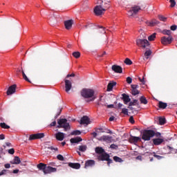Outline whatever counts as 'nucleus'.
<instances>
[{"mask_svg":"<svg viewBox=\"0 0 177 177\" xmlns=\"http://www.w3.org/2000/svg\"><path fill=\"white\" fill-rule=\"evenodd\" d=\"M53 167H56V163L54 162H49L48 165L43 162L39 163L37 165V168H38L39 171H42L44 175H48V174H53V172H57V169Z\"/></svg>","mask_w":177,"mask_h":177,"instance_id":"obj_1","label":"nucleus"},{"mask_svg":"<svg viewBox=\"0 0 177 177\" xmlns=\"http://www.w3.org/2000/svg\"><path fill=\"white\" fill-rule=\"evenodd\" d=\"M81 96L86 99V102L89 103V102H93L96 99V95H95V90L92 88H83L80 92Z\"/></svg>","mask_w":177,"mask_h":177,"instance_id":"obj_2","label":"nucleus"},{"mask_svg":"<svg viewBox=\"0 0 177 177\" xmlns=\"http://www.w3.org/2000/svg\"><path fill=\"white\" fill-rule=\"evenodd\" d=\"M58 125L57 128H64V131L67 132V131H70L71 127H70V123L67 122V119H59L57 120Z\"/></svg>","mask_w":177,"mask_h":177,"instance_id":"obj_3","label":"nucleus"},{"mask_svg":"<svg viewBox=\"0 0 177 177\" xmlns=\"http://www.w3.org/2000/svg\"><path fill=\"white\" fill-rule=\"evenodd\" d=\"M156 135L153 130H145L142 133V139L145 141H149Z\"/></svg>","mask_w":177,"mask_h":177,"instance_id":"obj_4","label":"nucleus"},{"mask_svg":"<svg viewBox=\"0 0 177 177\" xmlns=\"http://www.w3.org/2000/svg\"><path fill=\"white\" fill-rule=\"evenodd\" d=\"M99 161H107L109 167L111 164H113V160L110 159V155L109 153H101V155L97 156Z\"/></svg>","mask_w":177,"mask_h":177,"instance_id":"obj_5","label":"nucleus"},{"mask_svg":"<svg viewBox=\"0 0 177 177\" xmlns=\"http://www.w3.org/2000/svg\"><path fill=\"white\" fill-rule=\"evenodd\" d=\"M136 45H138V46H140L142 49H146V48H149V46H150L149 41L146 39H138L136 40Z\"/></svg>","mask_w":177,"mask_h":177,"instance_id":"obj_6","label":"nucleus"},{"mask_svg":"<svg viewBox=\"0 0 177 177\" xmlns=\"http://www.w3.org/2000/svg\"><path fill=\"white\" fill-rule=\"evenodd\" d=\"M106 12V9L102 8V6H97L94 8V13L96 16H102Z\"/></svg>","mask_w":177,"mask_h":177,"instance_id":"obj_7","label":"nucleus"},{"mask_svg":"<svg viewBox=\"0 0 177 177\" xmlns=\"http://www.w3.org/2000/svg\"><path fill=\"white\" fill-rule=\"evenodd\" d=\"M45 138V134L44 133H38L35 134H32L29 137V140H35L37 139H42Z\"/></svg>","mask_w":177,"mask_h":177,"instance_id":"obj_8","label":"nucleus"},{"mask_svg":"<svg viewBox=\"0 0 177 177\" xmlns=\"http://www.w3.org/2000/svg\"><path fill=\"white\" fill-rule=\"evenodd\" d=\"M80 125H89L91 124V120L86 115L83 116L80 121Z\"/></svg>","mask_w":177,"mask_h":177,"instance_id":"obj_9","label":"nucleus"},{"mask_svg":"<svg viewBox=\"0 0 177 177\" xmlns=\"http://www.w3.org/2000/svg\"><path fill=\"white\" fill-rule=\"evenodd\" d=\"M71 88H73V84L71 83V81L65 80V91L68 93V92H70L71 90Z\"/></svg>","mask_w":177,"mask_h":177,"instance_id":"obj_10","label":"nucleus"},{"mask_svg":"<svg viewBox=\"0 0 177 177\" xmlns=\"http://www.w3.org/2000/svg\"><path fill=\"white\" fill-rule=\"evenodd\" d=\"M21 73H22L24 80H25V81H27V82H30V80H28V77H27V75H26V73L30 74V69L28 68H26L25 69L22 68Z\"/></svg>","mask_w":177,"mask_h":177,"instance_id":"obj_11","label":"nucleus"},{"mask_svg":"<svg viewBox=\"0 0 177 177\" xmlns=\"http://www.w3.org/2000/svg\"><path fill=\"white\" fill-rule=\"evenodd\" d=\"M161 42L162 45H168V44H171L172 42V37L169 36L168 37H163L161 39Z\"/></svg>","mask_w":177,"mask_h":177,"instance_id":"obj_12","label":"nucleus"},{"mask_svg":"<svg viewBox=\"0 0 177 177\" xmlns=\"http://www.w3.org/2000/svg\"><path fill=\"white\" fill-rule=\"evenodd\" d=\"M140 7L134 6L128 12L129 16H133V15H136L138 12H139Z\"/></svg>","mask_w":177,"mask_h":177,"instance_id":"obj_13","label":"nucleus"},{"mask_svg":"<svg viewBox=\"0 0 177 177\" xmlns=\"http://www.w3.org/2000/svg\"><path fill=\"white\" fill-rule=\"evenodd\" d=\"M16 88H17V86L16 84H13L12 86H10L8 91H7V95L8 96L10 95H13V93H15L16 92Z\"/></svg>","mask_w":177,"mask_h":177,"instance_id":"obj_14","label":"nucleus"},{"mask_svg":"<svg viewBox=\"0 0 177 177\" xmlns=\"http://www.w3.org/2000/svg\"><path fill=\"white\" fill-rule=\"evenodd\" d=\"M129 142H130V143H138V142H140V138L131 136Z\"/></svg>","mask_w":177,"mask_h":177,"instance_id":"obj_15","label":"nucleus"},{"mask_svg":"<svg viewBox=\"0 0 177 177\" xmlns=\"http://www.w3.org/2000/svg\"><path fill=\"white\" fill-rule=\"evenodd\" d=\"M122 99L123 100L124 104H128V103L131 102V98L129 97V95H128L127 94L123 93L122 94Z\"/></svg>","mask_w":177,"mask_h":177,"instance_id":"obj_16","label":"nucleus"},{"mask_svg":"<svg viewBox=\"0 0 177 177\" xmlns=\"http://www.w3.org/2000/svg\"><path fill=\"white\" fill-rule=\"evenodd\" d=\"M164 142V139L162 138H154L153 139V143L155 146H160L161 143Z\"/></svg>","mask_w":177,"mask_h":177,"instance_id":"obj_17","label":"nucleus"},{"mask_svg":"<svg viewBox=\"0 0 177 177\" xmlns=\"http://www.w3.org/2000/svg\"><path fill=\"white\" fill-rule=\"evenodd\" d=\"M55 138L57 140L62 142L64 139V133L58 132L55 134Z\"/></svg>","mask_w":177,"mask_h":177,"instance_id":"obj_18","label":"nucleus"},{"mask_svg":"<svg viewBox=\"0 0 177 177\" xmlns=\"http://www.w3.org/2000/svg\"><path fill=\"white\" fill-rule=\"evenodd\" d=\"M68 167L73 168V169H80V168H81V165L80 163L69 162Z\"/></svg>","mask_w":177,"mask_h":177,"instance_id":"obj_19","label":"nucleus"},{"mask_svg":"<svg viewBox=\"0 0 177 177\" xmlns=\"http://www.w3.org/2000/svg\"><path fill=\"white\" fill-rule=\"evenodd\" d=\"M112 139H113V137L109 136H102L101 137V140H104V142H107V143H111Z\"/></svg>","mask_w":177,"mask_h":177,"instance_id":"obj_20","label":"nucleus"},{"mask_svg":"<svg viewBox=\"0 0 177 177\" xmlns=\"http://www.w3.org/2000/svg\"><path fill=\"white\" fill-rule=\"evenodd\" d=\"M65 28L66 30H70L73 27V20H68L64 22Z\"/></svg>","mask_w":177,"mask_h":177,"instance_id":"obj_21","label":"nucleus"},{"mask_svg":"<svg viewBox=\"0 0 177 177\" xmlns=\"http://www.w3.org/2000/svg\"><path fill=\"white\" fill-rule=\"evenodd\" d=\"M116 85L117 82H115L109 83L107 86V91L110 92L113 91V88H114V86H115Z\"/></svg>","mask_w":177,"mask_h":177,"instance_id":"obj_22","label":"nucleus"},{"mask_svg":"<svg viewBox=\"0 0 177 177\" xmlns=\"http://www.w3.org/2000/svg\"><path fill=\"white\" fill-rule=\"evenodd\" d=\"M95 165V160H88L86 162L84 168H87V167H93Z\"/></svg>","mask_w":177,"mask_h":177,"instance_id":"obj_23","label":"nucleus"},{"mask_svg":"<svg viewBox=\"0 0 177 177\" xmlns=\"http://www.w3.org/2000/svg\"><path fill=\"white\" fill-rule=\"evenodd\" d=\"M71 143H80V142H82V138L81 137H76L74 138H71L70 140Z\"/></svg>","mask_w":177,"mask_h":177,"instance_id":"obj_24","label":"nucleus"},{"mask_svg":"<svg viewBox=\"0 0 177 177\" xmlns=\"http://www.w3.org/2000/svg\"><path fill=\"white\" fill-rule=\"evenodd\" d=\"M111 69L113 71H114V73H117L118 74H122V67H112Z\"/></svg>","mask_w":177,"mask_h":177,"instance_id":"obj_25","label":"nucleus"},{"mask_svg":"<svg viewBox=\"0 0 177 177\" xmlns=\"http://www.w3.org/2000/svg\"><path fill=\"white\" fill-rule=\"evenodd\" d=\"M95 153H97V154H103L104 153V149L100 147H97L95 148Z\"/></svg>","mask_w":177,"mask_h":177,"instance_id":"obj_26","label":"nucleus"},{"mask_svg":"<svg viewBox=\"0 0 177 177\" xmlns=\"http://www.w3.org/2000/svg\"><path fill=\"white\" fill-rule=\"evenodd\" d=\"M10 162H11V164L17 165V164H20V162H21V160H20V158H19V156H15L14 158L13 161H11Z\"/></svg>","mask_w":177,"mask_h":177,"instance_id":"obj_27","label":"nucleus"},{"mask_svg":"<svg viewBox=\"0 0 177 177\" xmlns=\"http://www.w3.org/2000/svg\"><path fill=\"white\" fill-rule=\"evenodd\" d=\"M167 106H168V104H167L165 102L160 101L158 103L159 109H167Z\"/></svg>","mask_w":177,"mask_h":177,"instance_id":"obj_28","label":"nucleus"},{"mask_svg":"<svg viewBox=\"0 0 177 177\" xmlns=\"http://www.w3.org/2000/svg\"><path fill=\"white\" fill-rule=\"evenodd\" d=\"M88 147L86 145H80L78 148L79 151H82V153L86 151Z\"/></svg>","mask_w":177,"mask_h":177,"instance_id":"obj_29","label":"nucleus"},{"mask_svg":"<svg viewBox=\"0 0 177 177\" xmlns=\"http://www.w3.org/2000/svg\"><path fill=\"white\" fill-rule=\"evenodd\" d=\"M1 128H3V129H10V126L6 124L5 122L0 123Z\"/></svg>","mask_w":177,"mask_h":177,"instance_id":"obj_30","label":"nucleus"},{"mask_svg":"<svg viewBox=\"0 0 177 177\" xmlns=\"http://www.w3.org/2000/svg\"><path fill=\"white\" fill-rule=\"evenodd\" d=\"M136 105L139 106V102H138V100H134L133 102H130L129 104V107Z\"/></svg>","mask_w":177,"mask_h":177,"instance_id":"obj_31","label":"nucleus"},{"mask_svg":"<svg viewBox=\"0 0 177 177\" xmlns=\"http://www.w3.org/2000/svg\"><path fill=\"white\" fill-rule=\"evenodd\" d=\"M158 121H159L160 125H164L167 122V120H165V118H159Z\"/></svg>","mask_w":177,"mask_h":177,"instance_id":"obj_32","label":"nucleus"},{"mask_svg":"<svg viewBox=\"0 0 177 177\" xmlns=\"http://www.w3.org/2000/svg\"><path fill=\"white\" fill-rule=\"evenodd\" d=\"M147 24H148V26H153L155 24H158V21H157L156 19H153L151 21L147 22Z\"/></svg>","mask_w":177,"mask_h":177,"instance_id":"obj_33","label":"nucleus"},{"mask_svg":"<svg viewBox=\"0 0 177 177\" xmlns=\"http://www.w3.org/2000/svg\"><path fill=\"white\" fill-rule=\"evenodd\" d=\"M124 63L127 64V66H132V60L129 58H126Z\"/></svg>","mask_w":177,"mask_h":177,"instance_id":"obj_34","label":"nucleus"},{"mask_svg":"<svg viewBox=\"0 0 177 177\" xmlns=\"http://www.w3.org/2000/svg\"><path fill=\"white\" fill-rule=\"evenodd\" d=\"M97 106H99V107H104V106H106V102L100 99L97 103Z\"/></svg>","mask_w":177,"mask_h":177,"instance_id":"obj_35","label":"nucleus"},{"mask_svg":"<svg viewBox=\"0 0 177 177\" xmlns=\"http://www.w3.org/2000/svg\"><path fill=\"white\" fill-rule=\"evenodd\" d=\"M162 32L164 35H169V37H171V32L169 30L165 29Z\"/></svg>","mask_w":177,"mask_h":177,"instance_id":"obj_36","label":"nucleus"},{"mask_svg":"<svg viewBox=\"0 0 177 177\" xmlns=\"http://www.w3.org/2000/svg\"><path fill=\"white\" fill-rule=\"evenodd\" d=\"M140 101L142 104H147L148 103L147 100L144 96L140 98Z\"/></svg>","mask_w":177,"mask_h":177,"instance_id":"obj_37","label":"nucleus"},{"mask_svg":"<svg viewBox=\"0 0 177 177\" xmlns=\"http://www.w3.org/2000/svg\"><path fill=\"white\" fill-rule=\"evenodd\" d=\"M113 160L115 162H122L123 161L122 159L118 156H114Z\"/></svg>","mask_w":177,"mask_h":177,"instance_id":"obj_38","label":"nucleus"},{"mask_svg":"<svg viewBox=\"0 0 177 177\" xmlns=\"http://www.w3.org/2000/svg\"><path fill=\"white\" fill-rule=\"evenodd\" d=\"M151 55V50H148L145 53V57L146 59H149V56H150Z\"/></svg>","mask_w":177,"mask_h":177,"instance_id":"obj_39","label":"nucleus"},{"mask_svg":"<svg viewBox=\"0 0 177 177\" xmlns=\"http://www.w3.org/2000/svg\"><path fill=\"white\" fill-rule=\"evenodd\" d=\"M131 94L133 95V96H136V95H139V91L138 89L132 88Z\"/></svg>","mask_w":177,"mask_h":177,"instance_id":"obj_40","label":"nucleus"},{"mask_svg":"<svg viewBox=\"0 0 177 177\" xmlns=\"http://www.w3.org/2000/svg\"><path fill=\"white\" fill-rule=\"evenodd\" d=\"M71 135H81V131L80 130H75L71 133Z\"/></svg>","mask_w":177,"mask_h":177,"instance_id":"obj_41","label":"nucleus"},{"mask_svg":"<svg viewBox=\"0 0 177 177\" xmlns=\"http://www.w3.org/2000/svg\"><path fill=\"white\" fill-rule=\"evenodd\" d=\"M73 56L75 57V59H78V57H80V56H81V53H80V52L77 51V52H74L73 53Z\"/></svg>","mask_w":177,"mask_h":177,"instance_id":"obj_42","label":"nucleus"},{"mask_svg":"<svg viewBox=\"0 0 177 177\" xmlns=\"http://www.w3.org/2000/svg\"><path fill=\"white\" fill-rule=\"evenodd\" d=\"M155 39H156V33L152 34L148 37L149 41H154Z\"/></svg>","mask_w":177,"mask_h":177,"instance_id":"obj_43","label":"nucleus"},{"mask_svg":"<svg viewBox=\"0 0 177 177\" xmlns=\"http://www.w3.org/2000/svg\"><path fill=\"white\" fill-rule=\"evenodd\" d=\"M57 160H59V161H64V157L63 156V155L62 154H59L57 156Z\"/></svg>","mask_w":177,"mask_h":177,"instance_id":"obj_44","label":"nucleus"},{"mask_svg":"<svg viewBox=\"0 0 177 177\" xmlns=\"http://www.w3.org/2000/svg\"><path fill=\"white\" fill-rule=\"evenodd\" d=\"M159 20H160V21H167V17L160 15L159 16Z\"/></svg>","mask_w":177,"mask_h":177,"instance_id":"obj_45","label":"nucleus"},{"mask_svg":"<svg viewBox=\"0 0 177 177\" xmlns=\"http://www.w3.org/2000/svg\"><path fill=\"white\" fill-rule=\"evenodd\" d=\"M169 2L171 3V8H174L175 5H176V2H175V0H169Z\"/></svg>","mask_w":177,"mask_h":177,"instance_id":"obj_46","label":"nucleus"},{"mask_svg":"<svg viewBox=\"0 0 177 177\" xmlns=\"http://www.w3.org/2000/svg\"><path fill=\"white\" fill-rule=\"evenodd\" d=\"M111 149H113V150H117L118 149V145H115V144H112L110 146Z\"/></svg>","mask_w":177,"mask_h":177,"instance_id":"obj_47","label":"nucleus"},{"mask_svg":"<svg viewBox=\"0 0 177 177\" xmlns=\"http://www.w3.org/2000/svg\"><path fill=\"white\" fill-rule=\"evenodd\" d=\"M99 32H100L101 34H106V30H104V28L101 27L100 28V29L98 30Z\"/></svg>","mask_w":177,"mask_h":177,"instance_id":"obj_48","label":"nucleus"},{"mask_svg":"<svg viewBox=\"0 0 177 177\" xmlns=\"http://www.w3.org/2000/svg\"><path fill=\"white\" fill-rule=\"evenodd\" d=\"M153 157H155V158H157L158 160H161V158H162V156L156 154V152H153Z\"/></svg>","mask_w":177,"mask_h":177,"instance_id":"obj_49","label":"nucleus"},{"mask_svg":"<svg viewBox=\"0 0 177 177\" xmlns=\"http://www.w3.org/2000/svg\"><path fill=\"white\" fill-rule=\"evenodd\" d=\"M8 171H9V170L3 169V170L0 172V176H2V175H6V173H7Z\"/></svg>","mask_w":177,"mask_h":177,"instance_id":"obj_50","label":"nucleus"},{"mask_svg":"<svg viewBox=\"0 0 177 177\" xmlns=\"http://www.w3.org/2000/svg\"><path fill=\"white\" fill-rule=\"evenodd\" d=\"M122 113L123 114H125L126 115H128V109H125V108H123L122 109Z\"/></svg>","mask_w":177,"mask_h":177,"instance_id":"obj_51","label":"nucleus"},{"mask_svg":"<svg viewBox=\"0 0 177 177\" xmlns=\"http://www.w3.org/2000/svg\"><path fill=\"white\" fill-rule=\"evenodd\" d=\"M127 84H132V77H128L127 78Z\"/></svg>","mask_w":177,"mask_h":177,"instance_id":"obj_52","label":"nucleus"},{"mask_svg":"<svg viewBox=\"0 0 177 177\" xmlns=\"http://www.w3.org/2000/svg\"><path fill=\"white\" fill-rule=\"evenodd\" d=\"M139 88V85L138 84H132L131 85V89H138Z\"/></svg>","mask_w":177,"mask_h":177,"instance_id":"obj_53","label":"nucleus"},{"mask_svg":"<svg viewBox=\"0 0 177 177\" xmlns=\"http://www.w3.org/2000/svg\"><path fill=\"white\" fill-rule=\"evenodd\" d=\"M129 122H131V124H135V120H133V116L130 117Z\"/></svg>","mask_w":177,"mask_h":177,"instance_id":"obj_54","label":"nucleus"},{"mask_svg":"<svg viewBox=\"0 0 177 177\" xmlns=\"http://www.w3.org/2000/svg\"><path fill=\"white\" fill-rule=\"evenodd\" d=\"M48 149L50 150H54L55 151H57L59 150V149H57V147H49Z\"/></svg>","mask_w":177,"mask_h":177,"instance_id":"obj_55","label":"nucleus"},{"mask_svg":"<svg viewBox=\"0 0 177 177\" xmlns=\"http://www.w3.org/2000/svg\"><path fill=\"white\" fill-rule=\"evenodd\" d=\"M9 154H15V149L12 148L8 150Z\"/></svg>","mask_w":177,"mask_h":177,"instance_id":"obj_56","label":"nucleus"},{"mask_svg":"<svg viewBox=\"0 0 177 177\" xmlns=\"http://www.w3.org/2000/svg\"><path fill=\"white\" fill-rule=\"evenodd\" d=\"M170 28H171V31H175L177 28V26H176V25H173L171 26Z\"/></svg>","mask_w":177,"mask_h":177,"instance_id":"obj_57","label":"nucleus"},{"mask_svg":"<svg viewBox=\"0 0 177 177\" xmlns=\"http://www.w3.org/2000/svg\"><path fill=\"white\" fill-rule=\"evenodd\" d=\"M154 136H156V138H160L161 136V133L156 132L155 133Z\"/></svg>","mask_w":177,"mask_h":177,"instance_id":"obj_58","label":"nucleus"},{"mask_svg":"<svg viewBox=\"0 0 177 177\" xmlns=\"http://www.w3.org/2000/svg\"><path fill=\"white\" fill-rule=\"evenodd\" d=\"M70 77H75V74L72 73V74H68L66 75V78H70Z\"/></svg>","mask_w":177,"mask_h":177,"instance_id":"obj_59","label":"nucleus"},{"mask_svg":"<svg viewBox=\"0 0 177 177\" xmlns=\"http://www.w3.org/2000/svg\"><path fill=\"white\" fill-rule=\"evenodd\" d=\"M139 81H140V82H142V84L143 85H145V77H143L142 79H141L140 77H139Z\"/></svg>","mask_w":177,"mask_h":177,"instance_id":"obj_60","label":"nucleus"},{"mask_svg":"<svg viewBox=\"0 0 177 177\" xmlns=\"http://www.w3.org/2000/svg\"><path fill=\"white\" fill-rule=\"evenodd\" d=\"M4 167L6 169H9V168H10V164L6 163V165H4Z\"/></svg>","mask_w":177,"mask_h":177,"instance_id":"obj_61","label":"nucleus"},{"mask_svg":"<svg viewBox=\"0 0 177 177\" xmlns=\"http://www.w3.org/2000/svg\"><path fill=\"white\" fill-rule=\"evenodd\" d=\"M50 127H56V121H54L50 123Z\"/></svg>","mask_w":177,"mask_h":177,"instance_id":"obj_62","label":"nucleus"},{"mask_svg":"<svg viewBox=\"0 0 177 177\" xmlns=\"http://www.w3.org/2000/svg\"><path fill=\"white\" fill-rule=\"evenodd\" d=\"M105 132L106 133H110L111 135V133H113V131H111L110 129H105Z\"/></svg>","mask_w":177,"mask_h":177,"instance_id":"obj_63","label":"nucleus"},{"mask_svg":"<svg viewBox=\"0 0 177 177\" xmlns=\"http://www.w3.org/2000/svg\"><path fill=\"white\" fill-rule=\"evenodd\" d=\"M3 139H5V135L1 134L0 135V140H3Z\"/></svg>","mask_w":177,"mask_h":177,"instance_id":"obj_64","label":"nucleus"}]
</instances>
